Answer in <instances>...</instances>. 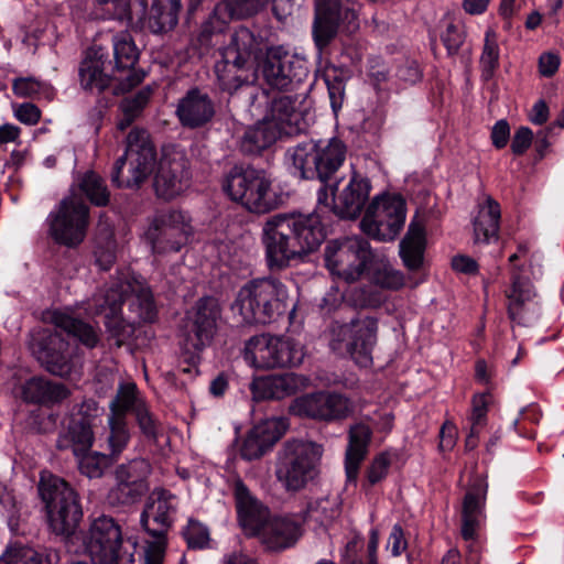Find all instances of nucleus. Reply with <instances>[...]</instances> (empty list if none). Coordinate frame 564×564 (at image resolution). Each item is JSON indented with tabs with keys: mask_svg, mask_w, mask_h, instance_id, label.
I'll return each instance as SVG.
<instances>
[{
	"mask_svg": "<svg viewBox=\"0 0 564 564\" xmlns=\"http://www.w3.org/2000/svg\"><path fill=\"white\" fill-rule=\"evenodd\" d=\"M343 177L321 185L316 206L310 214L280 213L263 224L261 242L267 265L280 271L315 252L337 221L358 219L361 231L378 241H392L401 232L406 218V203L401 195L375 197L367 206L372 188L367 176L352 171L343 184Z\"/></svg>",
	"mask_w": 564,
	"mask_h": 564,
	"instance_id": "nucleus-1",
	"label": "nucleus"
},
{
	"mask_svg": "<svg viewBox=\"0 0 564 564\" xmlns=\"http://www.w3.org/2000/svg\"><path fill=\"white\" fill-rule=\"evenodd\" d=\"M215 73L224 91L232 94L251 85L260 72L263 83L279 91L299 90L308 79V61L282 46L267 47L262 37L245 25L237 28L220 52Z\"/></svg>",
	"mask_w": 564,
	"mask_h": 564,
	"instance_id": "nucleus-2",
	"label": "nucleus"
},
{
	"mask_svg": "<svg viewBox=\"0 0 564 564\" xmlns=\"http://www.w3.org/2000/svg\"><path fill=\"white\" fill-rule=\"evenodd\" d=\"M93 305L95 314H105L106 327L118 347L133 335L135 323L152 322L155 316L149 289L130 282L95 294Z\"/></svg>",
	"mask_w": 564,
	"mask_h": 564,
	"instance_id": "nucleus-3",
	"label": "nucleus"
},
{
	"mask_svg": "<svg viewBox=\"0 0 564 564\" xmlns=\"http://www.w3.org/2000/svg\"><path fill=\"white\" fill-rule=\"evenodd\" d=\"M223 307L213 295H204L185 311L178 324V371L189 373L192 368L198 372L203 352L210 347L218 334Z\"/></svg>",
	"mask_w": 564,
	"mask_h": 564,
	"instance_id": "nucleus-4",
	"label": "nucleus"
},
{
	"mask_svg": "<svg viewBox=\"0 0 564 564\" xmlns=\"http://www.w3.org/2000/svg\"><path fill=\"white\" fill-rule=\"evenodd\" d=\"M288 299V288L279 279H252L240 288L230 311L237 326H264L286 312Z\"/></svg>",
	"mask_w": 564,
	"mask_h": 564,
	"instance_id": "nucleus-5",
	"label": "nucleus"
},
{
	"mask_svg": "<svg viewBox=\"0 0 564 564\" xmlns=\"http://www.w3.org/2000/svg\"><path fill=\"white\" fill-rule=\"evenodd\" d=\"M223 189L230 200L254 214L270 213L284 203L282 192L272 186L270 174L252 165H234L226 175Z\"/></svg>",
	"mask_w": 564,
	"mask_h": 564,
	"instance_id": "nucleus-6",
	"label": "nucleus"
},
{
	"mask_svg": "<svg viewBox=\"0 0 564 564\" xmlns=\"http://www.w3.org/2000/svg\"><path fill=\"white\" fill-rule=\"evenodd\" d=\"M330 349L347 354L359 367L372 365L378 339V318L358 312L349 322L333 321L329 325Z\"/></svg>",
	"mask_w": 564,
	"mask_h": 564,
	"instance_id": "nucleus-7",
	"label": "nucleus"
},
{
	"mask_svg": "<svg viewBox=\"0 0 564 564\" xmlns=\"http://www.w3.org/2000/svg\"><path fill=\"white\" fill-rule=\"evenodd\" d=\"M324 267L333 276L346 282H355L365 275L375 258L368 239L359 236H345L323 241Z\"/></svg>",
	"mask_w": 564,
	"mask_h": 564,
	"instance_id": "nucleus-8",
	"label": "nucleus"
},
{
	"mask_svg": "<svg viewBox=\"0 0 564 564\" xmlns=\"http://www.w3.org/2000/svg\"><path fill=\"white\" fill-rule=\"evenodd\" d=\"M323 447L310 441H286L280 455L275 475L286 491L305 488L318 474Z\"/></svg>",
	"mask_w": 564,
	"mask_h": 564,
	"instance_id": "nucleus-9",
	"label": "nucleus"
},
{
	"mask_svg": "<svg viewBox=\"0 0 564 564\" xmlns=\"http://www.w3.org/2000/svg\"><path fill=\"white\" fill-rule=\"evenodd\" d=\"M40 495L45 502L50 527L56 534H69L77 527L83 512L78 498L66 481L56 476H42Z\"/></svg>",
	"mask_w": 564,
	"mask_h": 564,
	"instance_id": "nucleus-10",
	"label": "nucleus"
},
{
	"mask_svg": "<svg viewBox=\"0 0 564 564\" xmlns=\"http://www.w3.org/2000/svg\"><path fill=\"white\" fill-rule=\"evenodd\" d=\"M312 86L308 84L303 91H280L268 102L263 119L279 130L282 139L297 135L307 129V117L312 108L308 94Z\"/></svg>",
	"mask_w": 564,
	"mask_h": 564,
	"instance_id": "nucleus-11",
	"label": "nucleus"
},
{
	"mask_svg": "<svg viewBox=\"0 0 564 564\" xmlns=\"http://www.w3.org/2000/svg\"><path fill=\"white\" fill-rule=\"evenodd\" d=\"M359 28L358 14L349 0H316L312 36L322 57L339 29L352 33Z\"/></svg>",
	"mask_w": 564,
	"mask_h": 564,
	"instance_id": "nucleus-12",
	"label": "nucleus"
},
{
	"mask_svg": "<svg viewBox=\"0 0 564 564\" xmlns=\"http://www.w3.org/2000/svg\"><path fill=\"white\" fill-rule=\"evenodd\" d=\"M155 151L149 133L133 129L127 137L124 155L113 166L111 180L117 186L133 187L142 183L152 171Z\"/></svg>",
	"mask_w": 564,
	"mask_h": 564,
	"instance_id": "nucleus-13",
	"label": "nucleus"
},
{
	"mask_svg": "<svg viewBox=\"0 0 564 564\" xmlns=\"http://www.w3.org/2000/svg\"><path fill=\"white\" fill-rule=\"evenodd\" d=\"M83 544L94 564L133 563L132 553L121 552V528L111 517L96 518L83 536Z\"/></svg>",
	"mask_w": 564,
	"mask_h": 564,
	"instance_id": "nucleus-14",
	"label": "nucleus"
},
{
	"mask_svg": "<svg viewBox=\"0 0 564 564\" xmlns=\"http://www.w3.org/2000/svg\"><path fill=\"white\" fill-rule=\"evenodd\" d=\"M88 220V207L75 194L65 197L46 219L51 237L67 247L84 240Z\"/></svg>",
	"mask_w": 564,
	"mask_h": 564,
	"instance_id": "nucleus-15",
	"label": "nucleus"
},
{
	"mask_svg": "<svg viewBox=\"0 0 564 564\" xmlns=\"http://www.w3.org/2000/svg\"><path fill=\"white\" fill-rule=\"evenodd\" d=\"M29 348L41 365L55 376H68L73 369L69 344L50 328H39L30 334Z\"/></svg>",
	"mask_w": 564,
	"mask_h": 564,
	"instance_id": "nucleus-16",
	"label": "nucleus"
},
{
	"mask_svg": "<svg viewBox=\"0 0 564 564\" xmlns=\"http://www.w3.org/2000/svg\"><path fill=\"white\" fill-rule=\"evenodd\" d=\"M303 359V346L290 338L262 337L253 344L252 360L259 369L297 367Z\"/></svg>",
	"mask_w": 564,
	"mask_h": 564,
	"instance_id": "nucleus-17",
	"label": "nucleus"
},
{
	"mask_svg": "<svg viewBox=\"0 0 564 564\" xmlns=\"http://www.w3.org/2000/svg\"><path fill=\"white\" fill-rule=\"evenodd\" d=\"M291 410L299 416L330 422L346 419L350 405L340 393L318 391L296 398Z\"/></svg>",
	"mask_w": 564,
	"mask_h": 564,
	"instance_id": "nucleus-18",
	"label": "nucleus"
},
{
	"mask_svg": "<svg viewBox=\"0 0 564 564\" xmlns=\"http://www.w3.org/2000/svg\"><path fill=\"white\" fill-rule=\"evenodd\" d=\"M79 413L82 416L73 419L56 441L58 449H70L76 457L89 451L94 444L93 420L99 414V405L95 400H85L80 404Z\"/></svg>",
	"mask_w": 564,
	"mask_h": 564,
	"instance_id": "nucleus-19",
	"label": "nucleus"
},
{
	"mask_svg": "<svg viewBox=\"0 0 564 564\" xmlns=\"http://www.w3.org/2000/svg\"><path fill=\"white\" fill-rule=\"evenodd\" d=\"M237 519L243 530L260 534L261 529L270 519V510L254 497L241 478L232 485Z\"/></svg>",
	"mask_w": 564,
	"mask_h": 564,
	"instance_id": "nucleus-20",
	"label": "nucleus"
},
{
	"mask_svg": "<svg viewBox=\"0 0 564 564\" xmlns=\"http://www.w3.org/2000/svg\"><path fill=\"white\" fill-rule=\"evenodd\" d=\"M372 435V429L364 422H358L349 426L347 435L348 444L345 453L347 484L357 485L360 466L369 453Z\"/></svg>",
	"mask_w": 564,
	"mask_h": 564,
	"instance_id": "nucleus-21",
	"label": "nucleus"
},
{
	"mask_svg": "<svg viewBox=\"0 0 564 564\" xmlns=\"http://www.w3.org/2000/svg\"><path fill=\"white\" fill-rule=\"evenodd\" d=\"M286 155L292 161L293 174L303 180L319 181L325 184L319 140H307L288 149Z\"/></svg>",
	"mask_w": 564,
	"mask_h": 564,
	"instance_id": "nucleus-22",
	"label": "nucleus"
},
{
	"mask_svg": "<svg viewBox=\"0 0 564 564\" xmlns=\"http://www.w3.org/2000/svg\"><path fill=\"white\" fill-rule=\"evenodd\" d=\"M215 116V105L207 93L191 88L178 100V121L183 127L196 129L206 126Z\"/></svg>",
	"mask_w": 564,
	"mask_h": 564,
	"instance_id": "nucleus-23",
	"label": "nucleus"
},
{
	"mask_svg": "<svg viewBox=\"0 0 564 564\" xmlns=\"http://www.w3.org/2000/svg\"><path fill=\"white\" fill-rule=\"evenodd\" d=\"M173 496L167 495L164 489H154L147 499L143 512L141 513V525L153 536L152 541L165 538L164 530L172 523L170 516Z\"/></svg>",
	"mask_w": 564,
	"mask_h": 564,
	"instance_id": "nucleus-24",
	"label": "nucleus"
},
{
	"mask_svg": "<svg viewBox=\"0 0 564 564\" xmlns=\"http://www.w3.org/2000/svg\"><path fill=\"white\" fill-rule=\"evenodd\" d=\"M113 55L117 70H131L130 74L119 84L118 90L127 91L139 85L145 77L142 70L133 69L139 58V50L130 33L121 32L113 36Z\"/></svg>",
	"mask_w": 564,
	"mask_h": 564,
	"instance_id": "nucleus-25",
	"label": "nucleus"
},
{
	"mask_svg": "<svg viewBox=\"0 0 564 564\" xmlns=\"http://www.w3.org/2000/svg\"><path fill=\"white\" fill-rule=\"evenodd\" d=\"M301 378L294 372H282L254 378L250 383L252 399L256 402L281 400L296 393Z\"/></svg>",
	"mask_w": 564,
	"mask_h": 564,
	"instance_id": "nucleus-26",
	"label": "nucleus"
},
{
	"mask_svg": "<svg viewBox=\"0 0 564 564\" xmlns=\"http://www.w3.org/2000/svg\"><path fill=\"white\" fill-rule=\"evenodd\" d=\"M520 257L518 252L509 257L511 286L507 292V297L509 300L508 316L512 322L518 321L524 304L535 295L532 282L522 274L523 265L517 263Z\"/></svg>",
	"mask_w": 564,
	"mask_h": 564,
	"instance_id": "nucleus-27",
	"label": "nucleus"
},
{
	"mask_svg": "<svg viewBox=\"0 0 564 564\" xmlns=\"http://www.w3.org/2000/svg\"><path fill=\"white\" fill-rule=\"evenodd\" d=\"M282 436L278 422L265 420L254 425L246 435L240 447V456L245 460H253L263 456Z\"/></svg>",
	"mask_w": 564,
	"mask_h": 564,
	"instance_id": "nucleus-28",
	"label": "nucleus"
},
{
	"mask_svg": "<svg viewBox=\"0 0 564 564\" xmlns=\"http://www.w3.org/2000/svg\"><path fill=\"white\" fill-rule=\"evenodd\" d=\"M263 543L272 551L293 546L302 535L301 524L290 517H273L261 529Z\"/></svg>",
	"mask_w": 564,
	"mask_h": 564,
	"instance_id": "nucleus-29",
	"label": "nucleus"
},
{
	"mask_svg": "<svg viewBox=\"0 0 564 564\" xmlns=\"http://www.w3.org/2000/svg\"><path fill=\"white\" fill-rule=\"evenodd\" d=\"M70 395L69 389L59 382L42 377H33L21 386V397L25 402L43 405L61 403Z\"/></svg>",
	"mask_w": 564,
	"mask_h": 564,
	"instance_id": "nucleus-30",
	"label": "nucleus"
},
{
	"mask_svg": "<svg viewBox=\"0 0 564 564\" xmlns=\"http://www.w3.org/2000/svg\"><path fill=\"white\" fill-rule=\"evenodd\" d=\"M500 221V205L489 196L473 223L475 243L489 245L492 241H497L499 239Z\"/></svg>",
	"mask_w": 564,
	"mask_h": 564,
	"instance_id": "nucleus-31",
	"label": "nucleus"
},
{
	"mask_svg": "<svg viewBox=\"0 0 564 564\" xmlns=\"http://www.w3.org/2000/svg\"><path fill=\"white\" fill-rule=\"evenodd\" d=\"M426 249L425 229L422 225L411 223L399 245V256L410 271H419L424 261Z\"/></svg>",
	"mask_w": 564,
	"mask_h": 564,
	"instance_id": "nucleus-32",
	"label": "nucleus"
},
{
	"mask_svg": "<svg viewBox=\"0 0 564 564\" xmlns=\"http://www.w3.org/2000/svg\"><path fill=\"white\" fill-rule=\"evenodd\" d=\"M281 139L279 130L262 118L245 131L240 139V151L245 155H259Z\"/></svg>",
	"mask_w": 564,
	"mask_h": 564,
	"instance_id": "nucleus-33",
	"label": "nucleus"
},
{
	"mask_svg": "<svg viewBox=\"0 0 564 564\" xmlns=\"http://www.w3.org/2000/svg\"><path fill=\"white\" fill-rule=\"evenodd\" d=\"M321 76L327 88L330 108L337 116L346 99V84L351 78V70L329 63L324 67Z\"/></svg>",
	"mask_w": 564,
	"mask_h": 564,
	"instance_id": "nucleus-34",
	"label": "nucleus"
},
{
	"mask_svg": "<svg viewBox=\"0 0 564 564\" xmlns=\"http://www.w3.org/2000/svg\"><path fill=\"white\" fill-rule=\"evenodd\" d=\"M50 319L57 328L73 335L86 347L94 348L97 346L99 335L91 325L73 317L69 313L64 311H53L50 315Z\"/></svg>",
	"mask_w": 564,
	"mask_h": 564,
	"instance_id": "nucleus-35",
	"label": "nucleus"
},
{
	"mask_svg": "<svg viewBox=\"0 0 564 564\" xmlns=\"http://www.w3.org/2000/svg\"><path fill=\"white\" fill-rule=\"evenodd\" d=\"M105 61L97 52L88 53L79 65V82L85 90L102 91L109 86L110 77L104 72Z\"/></svg>",
	"mask_w": 564,
	"mask_h": 564,
	"instance_id": "nucleus-36",
	"label": "nucleus"
},
{
	"mask_svg": "<svg viewBox=\"0 0 564 564\" xmlns=\"http://www.w3.org/2000/svg\"><path fill=\"white\" fill-rule=\"evenodd\" d=\"M174 147L166 145L162 148V158L159 163V170L154 178V189L158 197L170 200L176 195L175 174L172 169L174 162Z\"/></svg>",
	"mask_w": 564,
	"mask_h": 564,
	"instance_id": "nucleus-37",
	"label": "nucleus"
},
{
	"mask_svg": "<svg viewBox=\"0 0 564 564\" xmlns=\"http://www.w3.org/2000/svg\"><path fill=\"white\" fill-rule=\"evenodd\" d=\"M323 155L322 167L325 184H330L338 177L336 174L346 160L347 147L338 138L319 140Z\"/></svg>",
	"mask_w": 564,
	"mask_h": 564,
	"instance_id": "nucleus-38",
	"label": "nucleus"
},
{
	"mask_svg": "<svg viewBox=\"0 0 564 564\" xmlns=\"http://www.w3.org/2000/svg\"><path fill=\"white\" fill-rule=\"evenodd\" d=\"M145 401L134 382H123L118 387L115 399L110 402V416L123 420L128 412L135 413L142 409Z\"/></svg>",
	"mask_w": 564,
	"mask_h": 564,
	"instance_id": "nucleus-39",
	"label": "nucleus"
},
{
	"mask_svg": "<svg viewBox=\"0 0 564 564\" xmlns=\"http://www.w3.org/2000/svg\"><path fill=\"white\" fill-rule=\"evenodd\" d=\"M148 28L152 33H162L166 25L176 23V0H154L148 18Z\"/></svg>",
	"mask_w": 564,
	"mask_h": 564,
	"instance_id": "nucleus-40",
	"label": "nucleus"
},
{
	"mask_svg": "<svg viewBox=\"0 0 564 564\" xmlns=\"http://www.w3.org/2000/svg\"><path fill=\"white\" fill-rule=\"evenodd\" d=\"M151 465L145 459H132L126 464L119 465L115 470V479H127L130 485H134L141 490L148 492V478L151 474Z\"/></svg>",
	"mask_w": 564,
	"mask_h": 564,
	"instance_id": "nucleus-41",
	"label": "nucleus"
},
{
	"mask_svg": "<svg viewBox=\"0 0 564 564\" xmlns=\"http://www.w3.org/2000/svg\"><path fill=\"white\" fill-rule=\"evenodd\" d=\"M56 557V554H43L31 547L13 544L7 549L0 560L3 564H54Z\"/></svg>",
	"mask_w": 564,
	"mask_h": 564,
	"instance_id": "nucleus-42",
	"label": "nucleus"
},
{
	"mask_svg": "<svg viewBox=\"0 0 564 564\" xmlns=\"http://www.w3.org/2000/svg\"><path fill=\"white\" fill-rule=\"evenodd\" d=\"M365 275L369 278L372 284L381 289L395 291L404 285V275L401 271L394 270L384 263H376L375 259Z\"/></svg>",
	"mask_w": 564,
	"mask_h": 564,
	"instance_id": "nucleus-43",
	"label": "nucleus"
},
{
	"mask_svg": "<svg viewBox=\"0 0 564 564\" xmlns=\"http://www.w3.org/2000/svg\"><path fill=\"white\" fill-rule=\"evenodd\" d=\"M481 79L486 83L494 79L500 66V48L495 33L488 31L485 35V43L479 59Z\"/></svg>",
	"mask_w": 564,
	"mask_h": 564,
	"instance_id": "nucleus-44",
	"label": "nucleus"
},
{
	"mask_svg": "<svg viewBox=\"0 0 564 564\" xmlns=\"http://www.w3.org/2000/svg\"><path fill=\"white\" fill-rule=\"evenodd\" d=\"M487 491L488 484L484 479H476L464 496L462 516H471L477 518L482 517L485 512Z\"/></svg>",
	"mask_w": 564,
	"mask_h": 564,
	"instance_id": "nucleus-45",
	"label": "nucleus"
},
{
	"mask_svg": "<svg viewBox=\"0 0 564 564\" xmlns=\"http://www.w3.org/2000/svg\"><path fill=\"white\" fill-rule=\"evenodd\" d=\"M392 457H398V453L382 451L375 455L365 473V479L362 481V488L365 490L370 489L387 478L392 465Z\"/></svg>",
	"mask_w": 564,
	"mask_h": 564,
	"instance_id": "nucleus-46",
	"label": "nucleus"
},
{
	"mask_svg": "<svg viewBox=\"0 0 564 564\" xmlns=\"http://www.w3.org/2000/svg\"><path fill=\"white\" fill-rule=\"evenodd\" d=\"M77 458L80 473L88 478H100L116 462L109 454L87 451Z\"/></svg>",
	"mask_w": 564,
	"mask_h": 564,
	"instance_id": "nucleus-47",
	"label": "nucleus"
},
{
	"mask_svg": "<svg viewBox=\"0 0 564 564\" xmlns=\"http://www.w3.org/2000/svg\"><path fill=\"white\" fill-rule=\"evenodd\" d=\"M78 188L95 205L105 206L109 202V192L102 178L93 171L86 172L77 180Z\"/></svg>",
	"mask_w": 564,
	"mask_h": 564,
	"instance_id": "nucleus-48",
	"label": "nucleus"
},
{
	"mask_svg": "<svg viewBox=\"0 0 564 564\" xmlns=\"http://www.w3.org/2000/svg\"><path fill=\"white\" fill-rule=\"evenodd\" d=\"M108 426L109 435L107 441L110 451L109 455L117 460L130 441V432L127 426V420L120 417L109 415Z\"/></svg>",
	"mask_w": 564,
	"mask_h": 564,
	"instance_id": "nucleus-49",
	"label": "nucleus"
},
{
	"mask_svg": "<svg viewBox=\"0 0 564 564\" xmlns=\"http://www.w3.org/2000/svg\"><path fill=\"white\" fill-rule=\"evenodd\" d=\"M127 479H116V485L107 494V501L111 506H128L141 499L145 491Z\"/></svg>",
	"mask_w": 564,
	"mask_h": 564,
	"instance_id": "nucleus-50",
	"label": "nucleus"
},
{
	"mask_svg": "<svg viewBox=\"0 0 564 564\" xmlns=\"http://www.w3.org/2000/svg\"><path fill=\"white\" fill-rule=\"evenodd\" d=\"M13 93L21 98L34 97L43 94L46 97L52 96V87L43 82L33 77L15 78L12 83Z\"/></svg>",
	"mask_w": 564,
	"mask_h": 564,
	"instance_id": "nucleus-51",
	"label": "nucleus"
},
{
	"mask_svg": "<svg viewBox=\"0 0 564 564\" xmlns=\"http://www.w3.org/2000/svg\"><path fill=\"white\" fill-rule=\"evenodd\" d=\"M440 39L446 48L447 56L453 57L458 54L465 43L466 32L463 25L448 23L446 29L441 32Z\"/></svg>",
	"mask_w": 564,
	"mask_h": 564,
	"instance_id": "nucleus-52",
	"label": "nucleus"
},
{
	"mask_svg": "<svg viewBox=\"0 0 564 564\" xmlns=\"http://www.w3.org/2000/svg\"><path fill=\"white\" fill-rule=\"evenodd\" d=\"M182 535L192 550L205 549L210 540L208 529L200 522L189 519L187 527L182 531Z\"/></svg>",
	"mask_w": 564,
	"mask_h": 564,
	"instance_id": "nucleus-53",
	"label": "nucleus"
},
{
	"mask_svg": "<svg viewBox=\"0 0 564 564\" xmlns=\"http://www.w3.org/2000/svg\"><path fill=\"white\" fill-rule=\"evenodd\" d=\"M492 399L494 397L490 391H485L473 395L471 413L468 419L471 425H476V427L486 426L488 420L487 414Z\"/></svg>",
	"mask_w": 564,
	"mask_h": 564,
	"instance_id": "nucleus-54",
	"label": "nucleus"
},
{
	"mask_svg": "<svg viewBox=\"0 0 564 564\" xmlns=\"http://www.w3.org/2000/svg\"><path fill=\"white\" fill-rule=\"evenodd\" d=\"M0 512L7 519L11 529L18 525L20 518V502L14 494L6 486H0Z\"/></svg>",
	"mask_w": 564,
	"mask_h": 564,
	"instance_id": "nucleus-55",
	"label": "nucleus"
},
{
	"mask_svg": "<svg viewBox=\"0 0 564 564\" xmlns=\"http://www.w3.org/2000/svg\"><path fill=\"white\" fill-rule=\"evenodd\" d=\"M226 28V21L220 20L218 17V8H215L209 17L200 25L196 41L202 47L210 45L212 36L216 33H221Z\"/></svg>",
	"mask_w": 564,
	"mask_h": 564,
	"instance_id": "nucleus-56",
	"label": "nucleus"
},
{
	"mask_svg": "<svg viewBox=\"0 0 564 564\" xmlns=\"http://www.w3.org/2000/svg\"><path fill=\"white\" fill-rule=\"evenodd\" d=\"M264 0H227L225 9L229 19H245L258 13Z\"/></svg>",
	"mask_w": 564,
	"mask_h": 564,
	"instance_id": "nucleus-57",
	"label": "nucleus"
},
{
	"mask_svg": "<svg viewBox=\"0 0 564 564\" xmlns=\"http://www.w3.org/2000/svg\"><path fill=\"white\" fill-rule=\"evenodd\" d=\"M395 76L408 85H415L422 80L423 69L416 59L405 58L398 65Z\"/></svg>",
	"mask_w": 564,
	"mask_h": 564,
	"instance_id": "nucleus-58",
	"label": "nucleus"
},
{
	"mask_svg": "<svg viewBox=\"0 0 564 564\" xmlns=\"http://www.w3.org/2000/svg\"><path fill=\"white\" fill-rule=\"evenodd\" d=\"M152 95V89L150 86H147L139 90L135 96L124 98L120 104V109H124L137 117L140 115V111L147 106Z\"/></svg>",
	"mask_w": 564,
	"mask_h": 564,
	"instance_id": "nucleus-59",
	"label": "nucleus"
},
{
	"mask_svg": "<svg viewBox=\"0 0 564 564\" xmlns=\"http://www.w3.org/2000/svg\"><path fill=\"white\" fill-rule=\"evenodd\" d=\"M165 547L166 541L161 538L148 541L142 555V564H163Z\"/></svg>",
	"mask_w": 564,
	"mask_h": 564,
	"instance_id": "nucleus-60",
	"label": "nucleus"
},
{
	"mask_svg": "<svg viewBox=\"0 0 564 564\" xmlns=\"http://www.w3.org/2000/svg\"><path fill=\"white\" fill-rule=\"evenodd\" d=\"M134 415L141 432L149 438L156 437L159 424L150 412L147 403L142 409L138 410Z\"/></svg>",
	"mask_w": 564,
	"mask_h": 564,
	"instance_id": "nucleus-61",
	"label": "nucleus"
},
{
	"mask_svg": "<svg viewBox=\"0 0 564 564\" xmlns=\"http://www.w3.org/2000/svg\"><path fill=\"white\" fill-rule=\"evenodd\" d=\"M533 142V132L529 127H520L516 130L511 140V151L516 156L523 155Z\"/></svg>",
	"mask_w": 564,
	"mask_h": 564,
	"instance_id": "nucleus-62",
	"label": "nucleus"
},
{
	"mask_svg": "<svg viewBox=\"0 0 564 564\" xmlns=\"http://www.w3.org/2000/svg\"><path fill=\"white\" fill-rule=\"evenodd\" d=\"M15 118L28 126L36 124L41 119V110L31 102H24L13 108Z\"/></svg>",
	"mask_w": 564,
	"mask_h": 564,
	"instance_id": "nucleus-63",
	"label": "nucleus"
},
{
	"mask_svg": "<svg viewBox=\"0 0 564 564\" xmlns=\"http://www.w3.org/2000/svg\"><path fill=\"white\" fill-rule=\"evenodd\" d=\"M379 530L372 528L369 532L367 552L364 560H352L350 564H380L378 560Z\"/></svg>",
	"mask_w": 564,
	"mask_h": 564,
	"instance_id": "nucleus-64",
	"label": "nucleus"
}]
</instances>
